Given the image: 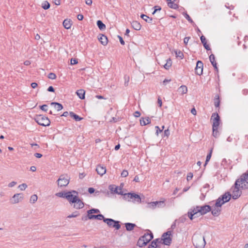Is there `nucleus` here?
<instances>
[{"mask_svg": "<svg viewBox=\"0 0 248 248\" xmlns=\"http://www.w3.org/2000/svg\"><path fill=\"white\" fill-rule=\"evenodd\" d=\"M211 211L209 205L197 206L188 212V216L191 220L196 217L205 215Z\"/></svg>", "mask_w": 248, "mask_h": 248, "instance_id": "1", "label": "nucleus"}, {"mask_svg": "<svg viewBox=\"0 0 248 248\" xmlns=\"http://www.w3.org/2000/svg\"><path fill=\"white\" fill-rule=\"evenodd\" d=\"M211 120L212 123V135L217 138L219 135L218 128L220 124V117L217 113H213L212 115Z\"/></svg>", "mask_w": 248, "mask_h": 248, "instance_id": "2", "label": "nucleus"}, {"mask_svg": "<svg viewBox=\"0 0 248 248\" xmlns=\"http://www.w3.org/2000/svg\"><path fill=\"white\" fill-rule=\"evenodd\" d=\"M192 241L196 248H204L206 244L204 236L199 233L194 235Z\"/></svg>", "mask_w": 248, "mask_h": 248, "instance_id": "3", "label": "nucleus"}, {"mask_svg": "<svg viewBox=\"0 0 248 248\" xmlns=\"http://www.w3.org/2000/svg\"><path fill=\"white\" fill-rule=\"evenodd\" d=\"M153 238V235L151 232L145 233L140 237L137 244L140 247H142L147 244Z\"/></svg>", "mask_w": 248, "mask_h": 248, "instance_id": "4", "label": "nucleus"}, {"mask_svg": "<svg viewBox=\"0 0 248 248\" xmlns=\"http://www.w3.org/2000/svg\"><path fill=\"white\" fill-rule=\"evenodd\" d=\"M236 185H239V186L242 189H247L248 188V171L242 175L240 178L236 181Z\"/></svg>", "mask_w": 248, "mask_h": 248, "instance_id": "5", "label": "nucleus"}, {"mask_svg": "<svg viewBox=\"0 0 248 248\" xmlns=\"http://www.w3.org/2000/svg\"><path fill=\"white\" fill-rule=\"evenodd\" d=\"M172 235L171 231H168L164 233L162 235L161 239L159 242V244H164L167 246H170L172 241Z\"/></svg>", "mask_w": 248, "mask_h": 248, "instance_id": "6", "label": "nucleus"}, {"mask_svg": "<svg viewBox=\"0 0 248 248\" xmlns=\"http://www.w3.org/2000/svg\"><path fill=\"white\" fill-rule=\"evenodd\" d=\"M35 121L38 124L44 126H49L50 124L49 119L47 117L42 115L36 116Z\"/></svg>", "mask_w": 248, "mask_h": 248, "instance_id": "7", "label": "nucleus"}, {"mask_svg": "<svg viewBox=\"0 0 248 248\" xmlns=\"http://www.w3.org/2000/svg\"><path fill=\"white\" fill-rule=\"evenodd\" d=\"M233 139L237 142L238 140H240V141L243 146H247V141H248V136L246 135L245 136H241L240 137L238 135H232V136H230L227 139V141L229 142H231L232 141Z\"/></svg>", "mask_w": 248, "mask_h": 248, "instance_id": "8", "label": "nucleus"}, {"mask_svg": "<svg viewBox=\"0 0 248 248\" xmlns=\"http://www.w3.org/2000/svg\"><path fill=\"white\" fill-rule=\"evenodd\" d=\"M69 183V177L67 175H62L57 181L58 185L60 187L66 186Z\"/></svg>", "mask_w": 248, "mask_h": 248, "instance_id": "9", "label": "nucleus"}, {"mask_svg": "<svg viewBox=\"0 0 248 248\" xmlns=\"http://www.w3.org/2000/svg\"><path fill=\"white\" fill-rule=\"evenodd\" d=\"M241 187L239 186V185H236V182L235 183L234 186H232L231 188L232 195V199H237L241 195V191L240 190Z\"/></svg>", "mask_w": 248, "mask_h": 248, "instance_id": "10", "label": "nucleus"}, {"mask_svg": "<svg viewBox=\"0 0 248 248\" xmlns=\"http://www.w3.org/2000/svg\"><path fill=\"white\" fill-rule=\"evenodd\" d=\"M78 193L76 191H68L66 192V199L71 203H74L78 198Z\"/></svg>", "mask_w": 248, "mask_h": 248, "instance_id": "11", "label": "nucleus"}, {"mask_svg": "<svg viewBox=\"0 0 248 248\" xmlns=\"http://www.w3.org/2000/svg\"><path fill=\"white\" fill-rule=\"evenodd\" d=\"M104 221L105 223H106L109 227H114L117 230H119L120 228V225L119 224V221H115L112 219H104Z\"/></svg>", "mask_w": 248, "mask_h": 248, "instance_id": "12", "label": "nucleus"}, {"mask_svg": "<svg viewBox=\"0 0 248 248\" xmlns=\"http://www.w3.org/2000/svg\"><path fill=\"white\" fill-rule=\"evenodd\" d=\"M165 199H162L160 201L152 202L148 203V207L152 209H155L156 207H160L165 205Z\"/></svg>", "mask_w": 248, "mask_h": 248, "instance_id": "13", "label": "nucleus"}, {"mask_svg": "<svg viewBox=\"0 0 248 248\" xmlns=\"http://www.w3.org/2000/svg\"><path fill=\"white\" fill-rule=\"evenodd\" d=\"M124 198L125 199L129 201L131 199L135 198V199H137V202L139 203L141 202V199L140 196L138 194L135 193H126L124 194Z\"/></svg>", "mask_w": 248, "mask_h": 248, "instance_id": "14", "label": "nucleus"}, {"mask_svg": "<svg viewBox=\"0 0 248 248\" xmlns=\"http://www.w3.org/2000/svg\"><path fill=\"white\" fill-rule=\"evenodd\" d=\"M203 71V63L199 61L197 62L196 67L195 68V72L198 75H201Z\"/></svg>", "mask_w": 248, "mask_h": 248, "instance_id": "15", "label": "nucleus"}, {"mask_svg": "<svg viewBox=\"0 0 248 248\" xmlns=\"http://www.w3.org/2000/svg\"><path fill=\"white\" fill-rule=\"evenodd\" d=\"M22 199L23 196L22 194H16L13 196L12 199L11 200V202L13 204L17 203Z\"/></svg>", "mask_w": 248, "mask_h": 248, "instance_id": "16", "label": "nucleus"}, {"mask_svg": "<svg viewBox=\"0 0 248 248\" xmlns=\"http://www.w3.org/2000/svg\"><path fill=\"white\" fill-rule=\"evenodd\" d=\"M96 171L99 175L102 176L106 173V167L99 165L96 167Z\"/></svg>", "mask_w": 248, "mask_h": 248, "instance_id": "17", "label": "nucleus"}, {"mask_svg": "<svg viewBox=\"0 0 248 248\" xmlns=\"http://www.w3.org/2000/svg\"><path fill=\"white\" fill-rule=\"evenodd\" d=\"M74 208L76 209H81L82 208L84 207V203L78 198L76 199V201L74 202Z\"/></svg>", "mask_w": 248, "mask_h": 248, "instance_id": "18", "label": "nucleus"}, {"mask_svg": "<svg viewBox=\"0 0 248 248\" xmlns=\"http://www.w3.org/2000/svg\"><path fill=\"white\" fill-rule=\"evenodd\" d=\"M98 40L100 43L104 46H106L108 44V38L106 36L104 35H101L98 38Z\"/></svg>", "mask_w": 248, "mask_h": 248, "instance_id": "19", "label": "nucleus"}, {"mask_svg": "<svg viewBox=\"0 0 248 248\" xmlns=\"http://www.w3.org/2000/svg\"><path fill=\"white\" fill-rule=\"evenodd\" d=\"M63 27L66 29H69L72 26V21L70 19H66L63 22Z\"/></svg>", "mask_w": 248, "mask_h": 248, "instance_id": "20", "label": "nucleus"}, {"mask_svg": "<svg viewBox=\"0 0 248 248\" xmlns=\"http://www.w3.org/2000/svg\"><path fill=\"white\" fill-rule=\"evenodd\" d=\"M209 59H210V61L211 63L212 64L213 66L215 68V69L217 71L218 69H217V62H216V61H215V55H213V54L210 55V56H209Z\"/></svg>", "mask_w": 248, "mask_h": 248, "instance_id": "21", "label": "nucleus"}, {"mask_svg": "<svg viewBox=\"0 0 248 248\" xmlns=\"http://www.w3.org/2000/svg\"><path fill=\"white\" fill-rule=\"evenodd\" d=\"M131 25L134 29L137 31L140 30L141 26L140 24L137 21H134L132 22Z\"/></svg>", "mask_w": 248, "mask_h": 248, "instance_id": "22", "label": "nucleus"}, {"mask_svg": "<svg viewBox=\"0 0 248 248\" xmlns=\"http://www.w3.org/2000/svg\"><path fill=\"white\" fill-rule=\"evenodd\" d=\"M76 93L80 99H84L85 98V91L84 90H78L76 92Z\"/></svg>", "mask_w": 248, "mask_h": 248, "instance_id": "23", "label": "nucleus"}, {"mask_svg": "<svg viewBox=\"0 0 248 248\" xmlns=\"http://www.w3.org/2000/svg\"><path fill=\"white\" fill-rule=\"evenodd\" d=\"M151 122L150 119L149 117L146 118H141L140 119V124L141 125H146L149 124H150Z\"/></svg>", "mask_w": 248, "mask_h": 248, "instance_id": "24", "label": "nucleus"}, {"mask_svg": "<svg viewBox=\"0 0 248 248\" xmlns=\"http://www.w3.org/2000/svg\"><path fill=\"white\" fill-rule=\"evenodd\" d=\"M50 105L51 106H53L54 108L57 110V111H60L63 108L62 105L59 103L57 102H52Z\"/></svg>", "mask_w": 248, "mask_h": 248, "instance_id": "25", "label": "nucleus"}, {"mask_svg": "<svg viewBox=\"0 0 248 248\" xmlns=\"http://www.w3.org/2000/svg\"><path fill=\"white\" fill-rule=\"evenodd\" d=\"M99 212H100L99 210L97 209H91V210L88 211L87 213H88V218L90 219V217H91V216H95V215H93V214H97Z\"/></svg>", "mask_w": 248, "mask_h": 248, "instance_id": "26", "label": "nucleus"}, {"mask_svg": "<svg viewBox=\"0 0 248 248\" xmlns=\"http://www.w3.org/2000/svg\"><path fill=\"white\" fill-rule=\"evenodd\" d=\"M231 195L230 193L228 192V193H225L222 196V198H221L223 201V202L225 203L228 201H229V200L231 199Z\"/></svg>", "mask_w": 248, "mask_h": 248, "instance_id": "27", "label": "nucleus"}, {"mask_svg": "<svg viewBox=\"0 0 248 248\" xmlns=\"http://www.w3.org/2000/svg\"><path fill=\"white\" fill-rule=\"evenodd\" d=\"M149 248H159V242L156 239L153 241L149 246Z\"/></svg>", "mask_w": 248, "mask_h": 248, "instance_id": "28", "label": "nucleus"}, {"mask_svg": "<svg viewBox=\"0 0 248 248\" xmlns=\"http://www.w3.org/2000/svg\"><path fill=\"white\" fill-rule=\"evenodd\" d=\"M70 116L74 118L76 121H79L83 119L82 118L80 117L78 115L76 114L73 112H69Z\"/></svg>", "mask_w": 248, "mask_h": 248, "instance_id": "29", "label": "nucleus"}, {"mask_svg": "<svg viewBox=\"0 0 248 248\" xmlns=\"http://www.w3.org/2000/svg\"><path fill=\"white\" fill-rule=\"evenodd\" d=\"M172 65V61L170 58H169L167 59L166 63L163 65V67L165 69L168 70L170 69V68Z\"/></svg>", "mask_w": 248, "mask_h": 248, "instance_id": "30", "label": "nucleus"}, {"mask_svg": "<svg viewBox=\"0 0 248 248\" xmlns=\"http://www.w3.org/2000/svg\"><path fill=\"white\" fill-rule=\"evenodd\" d=\"M125 226L126 229L127 231H132L134 229V227L136 226V225L133 223H127L125 224Z\"/></svg>", "mask_w": 248, "mask_h": 248, "instance_id": "31", "label": "nucleus"}, {"mask_svg": "<svg viewBox=\"0 0 248 248\" xmlns=\"http://www.w3.org/2000/svg\"><path fill=\"white\" fill-rule=\"evenodd\" d=\"M225 202H223V201L220 198H218L216 203L215 206L217 208H219L221 206L222 204H223Z\"/></svg>", "mask_w": 248, "mask_h": 248, "instance_id": "32", "label": "nucleus"}, {"mask_svg": "<svg viewBox=\"0 0 248 248\" xmlns=\"http://www.w3.org/2000/svg\"><path fill=\"white\" fill-rule=\"evenodd\" d=\"M179 92H180L182 94H186L187 92V88L186 86L185 85L180 86V87L179 88Z\"/></svg>", "mask_w": 248, "mask_h": 248, "instance_id": "33", "label": "nucleus"}, {"mask_svg": "<svg viewBox=\"0 0 248 248\" xmlns=\"http://www.w3.org/2000/svg\"><path fill=\"white\" fill-rule=\"evenodd\" d=\"M97 25L101 30H103L106 29V25L101 20H98L97 21Z\"/></svg>", "mask_w": 248, "mask_h": 248, "instance_id": "34", "label": "nucleus"}, {"mask_svg": "<svg viewBox=\"0 0 248 248\" xmlns=\"http://www.w3.org/2000/svg\"><path fill=\"white\" fill-rule=\"evenodd\" d=\"M175 56L177 58H179L180 59H183L184 58V54L183 52L180 50L175 51Z\"/></svg>", "mask_w": 248, "mask_h": 248, "instance_id": "35", "label": "nucleus"}, {"mask_svg": "<svg viewBox=\"0 0 248 248\" xmlns=\"http://www.w3.org/2000/svg\"><path fill=\"white\" fill-rule=\"evenodd\" d=\"M140 17H141V18H142L144 20H145L147 22L150 23L152 21V18H150L149 16H146L145 15L142 14L140 16Z\"/></svg>", "mask_w": 248, "mask_h": 248, "instance_id": "36", "label": "nucleus"}, {"mask_svg": "<svg viewBox=\"0 0 248 248\" xmlns=\"http://www.w3.org/2000/svg\"><path fill=\"white\" fill-rule=\"evenodd\" d=\"M214 105L216 107H219L220 105V100L219 96L217 95L215 96L214 98Z\"/></svg>", "mask_w": 248, "mask_h": 248, "instance_id": "37", "label": "nucleus"}, {"mask_svg": "<svg viewBox=\"0 0 248 248\" xmlns=\"http://www.w3.org/2000/svg\"><path fill=\"white\" fill-rule=\"evenodd\" d=\"M168 6L170 8H173L174 9H176L178 8V5L176 3H174L173 1H172V0L170 1H169V2L168 3Z\"/></svg>", "mask_w": 248, "mask_h": 248, "instance_id": "38", "label": "nucleus"}, {"mask_svg": "<svg viewBox=\"0 0 248 248\" xmlns=\"http://www.w3.org/2000/svg\"><path fill=\"white\" fill-rule=\"evenodd\" d=\"M90 219H97L98 220H102V219L104 220V219H105V218H104V216L102 215L99 214V215H95V216H91V217H90Z\"/></svg>", "mask_w": 248, "mask_h": 248, "instance_id": "39", "label": "nucleus"}, {"mask_svg": "<svg viewBox=\"0 0 248 248\" xmlns=\"http://www.w3.org/2000/svg\"><path fill=\"white\" fill-rule=\"evenodd\" d=\"M220 211V209L219 208H217L216 206L215 208L212 210V213L214 216H217L219 215V213Z\"/></svg>", "mask_w": 248, "mask_h": 248, "instance_id": "40", "label": "nucleus"}, {"mask_svg": "<svg viewBox=\"0 0 248 248\" xmlns=\"http://www.w3.org/2000/svg\"><path fill=\"white\" fill-rule=\"evenodd\" d=\"M42 8L45 10H47L50 7V4L47 1H45L44 2L42 3Z\"/></svg>", "mask_w": 248, "mask_h": 248, "instance_id": "41", "label": "nucleus"}, {"mask_svg": "<svg viewBox=\"0 0 248 248\" xmlns=\"http://www.w3.org/2000/svg\"><path fill=\"white\" fill-rule=\"evenodd\" d=\"M212 151H213V149H211L209 154L207 155L205 165H206L207 164L208 162L211 159Z\"/></svg>", "mask_w": 248, "mask_h": 248, "instance_id": "42", "label": "nucleus"}, {"mask_svg": "<svg viewBox=\"0 0 248 248\" xmlns=\"http://www.w3.org/2000/svg\"><path fill=\"white\" fill-rule=\"evenodd\" d=\"M56 195L59 197H63L66 198V192H58L56 194Z\"/></svg>", "mask_w": 248, "mask_h": 248, "instance_id": "43", "label": "nucleus"}, {"mask_svg": "<svg viewBox=\"0 0 248 248\" xmlns=\"http://www.w3.org/2000/svg\"><path fill=\"white\" fill-rule=\"evenodd\" d=\"M37 200V196L36 195H33L31 197L30 201L33 203Z\"/></svg>", "mask_w": 248, "mask_h": 248, "instance_id": "44", "label": "nucleus"}, {"mask_svg": "<svg viewBox=\"0 0 248 248\" xmlns=\"http://www.w3.org/2000/svg\"><path fill=\"white\" fill-rule=\"evenodd\" d=\"M27 187V185L24 183L18 186V188L21 190H24L26 189Z\"/></svg>", "mask_w": 248, "mask_h": 248, "instance_id": "45", "label": "nucleus"}, {"mask_svg": "<svg viewBox=\"0 0 248 248\" xmlns=\"http://www.w3.org/2000/svg\"><path fill=\"white\" fill-rule=\"evenodd\" d=\"M48 78L51 79H55L56 78V75L53 73H50L48 74Z\"/></svg>", "mask_w": 248, "mask_h": 248, "instance_id": "46", "label": "nucleus"}, {"mask_svg": "<svg viewBox=\"0 0 248 248\" xmlns=\"http://www.w3.org/2000/svg\"><path fill=\"white\" fill-rule=\"evenodd\" d=\"M128 175V172L127 170H123L121 173V176L123 177H125L127 176Z\"/></svg>", "mask_w": 248, "mask_h": 248, "instance_id": "47", "label": "nucleus"}, {"mask_svg": "<svg viewBox=\"0 0 248 248\" xmlns=\"http://www.w3.org/2000/svg\"><path fill=\"white\" fill-rule=\"evenodd\" d=\"M185 17L186 18V19L189 21L190 22V23H192L193 22V20L191 18V17H190V16L187 14V13H185L184 14Z\"/></svg>", "mask_w": 248, "mask_h": 248, "instance_id": "48", "label": "nucleus"}, {"mask_svg": "<svg viewBox=\"0 0 248 248\" xmlns=\"http://www.w3.org/2000/svg\"><path fill=\"white\" fill-rule=\"evenodd\" d=\"M70 62L71 65H74L78 63V61L77 59L72 58Z\"/></svg>", "mask_w": 248, "mask_h": 248, "instance_id": "49", "label": "nucleus"}, {"mask_svg": "<svg viewBox=\"0 0 248 248\" xmlns=\"http://www.w3.org/2000/svg\"><path fill=\"white\" fill-rule=\"evenodd\" d=\"M201 40L203 45H205V43H207L206 39L203 35L201 37Z\"/></svg>", "mask_w": 248, "mask_h": 248, "instance_id": "50", "label": "nucleus"}, {"mask_svg": "<svg viewBox=\"0 0 248 248\" xmlns=\"http://www.w3.org/2000/svg\"><path fill=\"white\" fill-rule=\"evenodd\" d=\"M193 178V174L191 172H189L187 174L186 179L187 181L191 180Z\"/></svg>", "mask_w": 248, "mask_h": 248, "instance_id": "51", "label": "nucleus"}, {"mask_svg": "<svg viewBox=\"0 0 248 248\" xmlns=\"http://www.w3.org/2000/svg\"><path fill=\"white\" fill-rule=\"evenodd\" d=\"M157 103H158L159 107L160 108H161L162 105V100L160 97H158V98L157 99Z\"/></svg>", "mask_w": 248, "mask_h": 248, "instance_id": "52", "label": "nucleus"}, {"mask_svg": "<svg viewBox=\"0 0 248 248\" xmlns=\"http://www.w3.org/2000/svg\"><path fill=\"white\" fill-rule=\"evenodd\" d=\"M40 108L42 110H44L45 111H47V105H42V106H41L40 107Z\"/></svg>", "mask_w": 248, "mask_h": 248, "instance_id": "53", "label": "nucleus"}, {"mask_svg": "<svg viewBox=\"0 0 248 248\" xmlns=\"http://www.w3.org/2000/svg\"><path fill=\"white\" fill-rule=\"evenodd\" d=\"M190 37H186L184 39V42L185 44V45H187L189 40Z\"/></svg>", "mask_w": 248, "mask_h": 248, "instance_id": "54", "label": "nucleus"}, {"mask_svg": "<svg viewBox=\"0 0 248 248\" xmlns=\"http://www.w3.org/2000/svg\"><path fill=\"white\" fill-rule=\"evenodd\" d=\"M134 116L135 117H139L140 116V113L138 111H136L134 112Z\"/></svg>", "mask_w": 248, "mask_h": 248, "instance_id": "55", "label": "nucleus"}, {"mask_svg": "<svg viewBox=\"0 0 248 248\" xmlns=\"http://www.w3.org/2000/svg\"><path fill=\"white\" fill-rule=\"evenodd\" d=\"M164 134L167 137H169L170 135V131L169 129H167L164 131Z\"/></svg>", "mask_w": 248, "mask_h": 248, "instance_id": "56", "label": "nucleus"}, {"mask_svg": "<svg viewBox=\"0 0 248 248\" xmlns=\"http://www.w3.org/2000/svg\"><path fill=\"white\" fill-rule=\"evenodd\" d=\"M16 184V182L13 181L9 184L8 186L9 187H12L15 186Z\"/></svg>", "mask_w": 248, "mask_h": 248, "instance_id": "57", "label": "nucleus"}, {"mask_svg": "<svg viewBox=\"0 0 248 248\" xmlns=\"http://www.w3.org/2000/svg\"><path fill=\"white\" fill-rule=\"evenodd\" d=\"M31 87L33 88V89H35L36 88H37V87L38 86V84L36 82H32L31 84Z\"/></svg>", "mask_w": 248, "mask_h": 248, "instance_id": "58", "label": "nucleus"}, {"mask_svg": "<svg viewBox=\"0 0 248 248\" xmlns=\"http://www.w3.org/2000/svg\"><path fill=\"white\" fill-rule=\"evenodd\" d=\"M125 81L124 85L125 86H127L128 84L129 81V77H127L126 78H125Z\"/></svg>", "mask_w": 248, "mask_h": 248, "instance_id": "59", "label": "nucleus"}, {"mask_svg": "<svg viewBox=\"0 0 248 248\" xmlns=\"http://www.w3.org/2000/svg\"><path fill=\"white\" fill-rule=\"evenodd\" d=\"M191 112L192 114H193L194 115H196V114H197V111H196V109L193 108L191 109Z\"/></svg>", "mask_w": 248, "mask_h": 248, "instance_id": "60", "label": "nucleus"}, {"mask_svg": "<svg viewBox=\"0 0 248 248\" xmlns=\"http://www.w3.org/2000/svg\"><path fill=\"white\" fill-rule=\"evenodd\" d=\"M88 192L90 194H92V193H93L94 192V189L93 188V187H90L88 189Z\"/></svg>", "mask_w": 248, "mask_h": 248, "instance_id": "61", "label": "nucleus"}, {"mask_svg": "<svg viewBox=\"0 0 248 248\" xmlns=\"http://www.w3.org/2000/svg\"><path fill=\"white\" fill-rule=\"evenodd\" d=\"M54 2L56 5H60L61 4V0H54Z\"/></svg>", "mask_w": 248, "mask_h": 248, "instance_id": "62", "label": "nucleus"}, {"mask_svg": "<svg viewBox=\"0 0 248 248\" xmlns=\"http://www.w3.org/2000/svg\"><path fill=\"white\" fill-rule=\"evenodd\" d=\"M77 18L79 20H82L83 19V16L82 15H78Z\"/></svg>", "mask_w": 248, "mask_h": 248, "instance_id": "63", "label": "nucleus"}, {"mask_svg": "<svg viewBox=\"0 0 248 248\" xmlns=\"http://www.w3.org/2000/svg\"><path fill=\"white\" fill-rule=\"evenodd\" d=\"M34 156L37 158H41L42 156V155L40 153H35Z\"/></svg>", "mask_w": 248, "mask_h": 248, "instance_id": "64", "label": "nucleus"}]
</instances>
